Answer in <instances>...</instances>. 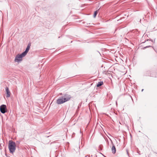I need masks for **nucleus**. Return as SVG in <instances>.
<instances>
[{"label": "nucleus", "instance_id": "3", "mask_svg": "<svg viewBox=\"0 0 157 157\" xmlns=\"http://www.w3.org/2000/svg\"><path fill=\"white\" fill-rule=\"evenodd\" d=\"M26 55L23 52L21 54H17L16 56L14 62H15L19 63L22 60V58L25 57Z\"/></svg>", "mask_w": 157, "mask_h": 157}, {"label": "nucleus", "instance_id": "5", "mask_svg": "<svg viewBox=\"0 0 157 157\" xmlns=\"http://www.w3.org/2000/svg\"><path fill=\"white\" fill-rule=\"evenodd\" d=\"M6 97L9 98L10 96V93L9 90V89L8 87H6Z\"/></svg>", "mask_w": 157, "mask_h": 157}, {"label": "nucleus", "instance_id": "15", "mask_svg": "<svg viewBox=\"0 0 157 157\" xmlns=\"http://www.w3.org/2000/svg\"><path fill=\"white\" fill-rule=\"evenodd\" d=\"M31 157H33L31 156Z\"/></svg>", "mask_w": 157, "mask_h": 157}, {"label": "nucleus", "instance_id": "9", "mask_svg": "<svg viewBox=\"0 0 157 157\" xmlns=\"http://www.w3.org/2000/svg\"><path fill=\"white\" fill-rule=\"evenodd\" d=\"M98 13V11H97V10L96 11L94 12V16H93L94 17H96V16Z\"/></svg>", "mask_w": 157, "mask_h": 157}, {"label": "nucleus", "instance_id": "8", "mask_svg": "<svg viewBox=\"0 0 157 157\" xmlns=\"http://www.w3.org/2000/svg\"><path fill=\"white\" fill-rule=\"evenodd\" d=\"M112 151L113 154H115L116 152V149L114 145H113L112 148Z\"/></svg>", "mask_w": 157, "mask_h": 157}, {"label": "nucleus", "instance_id": "4", "mask_svg": "<svg viewBox=\"0 0 157 157\" xmlns=\"http://www.w3.org/2000/svg\"><path fill=\"white\" fill-rule=\"evenodd\" d=\"M0 111L2 113H5L7 112L6 106V105H2L0 106Z\"/></svg>", "mask_w": 157, "mask_h": 157}, {"label": "nucleus", "instance_id": "12", "mask_svg": "<svg viewBox=\"0 0 157 157\" xmlns=\"http://www.w3.org/2000/svg\"><path fill=\"white\" fill-rule=\"evenodd\" d=\"M107 72L105 71H103V74H107Z\"/></svg>", "mask_w": 157, "mask_h": 157}, {"label": "nucleus", "instance_id": "13", "mask_svg": "<svg viewBox=\"0 0 157 157\" xmlns=\"http://www.w3.org/2000/svg\"><path fill=\"white\" fill-rule=\"evenodd\" d=\"M143 90H144V89H142V90L141 91H143Z\"/></svg>", "mask_w": 157, "mask_h": 157}, {"label": "nucleus", "instance_id": "2", "mask_svg": "<svg viewBox=\"0 0 157 157\" xmlns=\"http://www.w3.org/2000/svg\"><path fill=\"white\" fill-rule=\"evenodd\" d=\"M8 148L11 153L14 152L16 149L15 143L12 140H9L8 143Z\"/></svg>", "mask_w": 157, "mask_h": 157}, {"label": "nucleus", "instance_id": "1", "mask_svg": "<svg viewBox=\"0 0 157 157\" xmlns=\"http://www.w3.org/2000/svg\"><path fill=\"white\" fill-rule=\"evenodd\" d=\"M71 98L70 95L66 94L63 96L58 98L56 101V103L58 104H63L65 102L69 101Z\"/></svg>", "mask_w": 157, "mask_h": 157}, {"label": "nucleus", "instance_id": "6", "mask_svg": "<svg viewBox=\"0 0 157 157\" xmlns=\"http://www.w3.org/2000/svg\"><path fill=\"white\" fill-rule=\"evenodd\" d=\"M30 47V44H29L27 46V47L26 48V49L23 52V53L25 55H26L27 54V53L28 52V51Z\"/></svg>", "mask_w": 157, "mask_h": 157}, {"label": "nucleus", "instance_id": "11", "mask_svg": "<svg viewBox=\"0 0 157 157\" xmlns=\"http://www.w3.org/2000/svg\"><path fill=\"white\" fill-rule=\"evenodd\" d=\"M152 46H150V45H149V46H146L144 47V49H146V48H149V47H151Z\"/></svg>", "mask_w": 157, "mask_h": 157}, {"label": "nucleus", "instance_id": "10", "mask_svg": "<svg viewBox=\"0 0 157 157\" xmlns=\"http://www.w3.org/2000/svg\"><path fill=\"white\" fill-rule=\"evenodd\" d=\"M102 147H103V146L102 145H101V144L99 145V147H98L99 149H100L101 150H102Z\"/></svg>", "mask_w": 157, "mask_h": 157}, {"label": "nucleus", "instance_id": "14", "mask_svg": "<svg viewBox=\"0 0 157 157\" xmlns=\"http://www.w3.org/2000/svg\"><path fill=\"white\" fill-rule=\"evenodd\" d=\"M147 41H148V40H146Z\"/></svg>", "mask_w": 157, "mask_h": 157}, {"label": "nucleus", "instance_id": "7", "mask_svg": "<svg viewBox=\"0 0 157 157\" xmlns=\"http://www.w3.org/2000/svg\"><path fill=\"white\" fill-rule=\"evenodd\" d=\"M103 84V82L102 81L99 82H98V83L97 84V86L98 87H100L102 86Z\"/></svg>", "mask_w": 157, "mask_h": 157}]
</instances>
